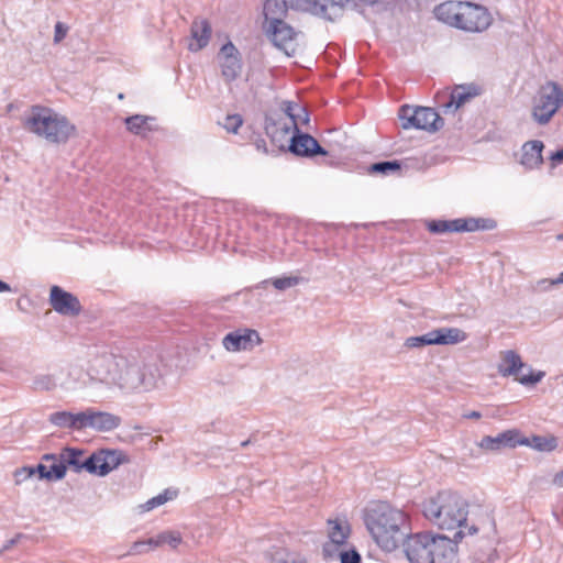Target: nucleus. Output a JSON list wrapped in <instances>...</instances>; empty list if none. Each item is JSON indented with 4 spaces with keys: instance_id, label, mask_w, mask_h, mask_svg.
I'll use <instances>...</instances> for the list:
<instances>
[{
    "instance_id": "f257e3e1",
    "label": "nucleus",
    "mask_w": 563,
    "mask_h": 563,
    "mask_svg": "<svg viewBox=\"0 0 563 563\" xmlns=\"http://www.w3.org/2000/svg\"><path fill=\"white\" fill-rule=\"evenodd\" d=\"M364 523L377 545L387 552L396 550L407 536V515L387 503L371 504L364 511Z\"/></svg>"
},
{
    "instance_id": "f03ea898",
    "label": "nucleus",
    "mask_w": 563,
    "mask_h": 563,
    "mask_svg": "<svg viewBox=\"0 0 563 563\" xmlns=\"http://www.w3.org/2000/svg\"><path fill=\"white\" fill-rule=\"evenodd\" d=\"M23 126L36 136L52 144H66L77 134V128L70 120L52 108L32 106L23 119Z\"/></svg>"
},
{
    "instance_id": "7ed1b4c3",
    "label": "nucleus",
    "mask_w": 563,
    "mask_h": 563,
    "mask_svg": "<svg viewBox=\"0 0 563 563\" xmlns=\"http://www.w3.org/2000/svg\"><path fill=\"white\" fill-rule=\"evenodd\" d=\"M422 512L439 529L455 530L466 523L468 503L456 492L441 490L423 503Z\"/></svg>"
},
{
    "instance_id": "20e7f679",
    "label": "nucleus",
    "mask_w": 563,
    "mask_h": 563,
    "mask_svg": "<svg viewBox=\"0 0 563 563\" xmlns=\"http://www.w3.org/2000/svg\"><path fill=\"white\" fill-rule=\"evenodd\" d=\"M434 14L448 25L470 33H482L493 22L492 14L485 7L467 1L440 3L435 7Z\"/></svg>"
},
{
    "instance_id": "39448f33",
    "label": "nucleus",
    "mask_w": 563,
    "mask_h": 563,
    "mask_svg": "<svg viewBox=\"0 0 563 563\" xmlns=\"http://www.w3.org/2000/svg\"><path fill=\"white\" fill-rule=\"evenodd\" d=\"M85 451L77 448H63L60 459L75 473L86 471L97 476H106L121 464L129 462L128 455L121 450L101 449L89 456Z\"/></svg>"
},
{
    "instance_id": "423d86ee",
    "label": "nucleus",
    "mask_w": 563,
    "mask_h": 563,
    "mask_svg": "<svg viewBox=\"0 0 563 563\" xmlns=\"http://www.w3.org/2000/svg\"><path fill=\"white\" fill-rule=\"evenodd\" d=\"M161 378L158 366L154 360H129L119 371L117 388L124 393L150 391L157 386Z\"/></svg>"
},
{
    "instance_id": "0eeeda50",
    "label": "nucleus",
    "mask_w": 563,
    "mask_h": 563,
    "mask_svg": "<svg viewBox=\"0 0 563 563\" xmlns=\"http://www.w3.org/2000/svg\"><path fill=\"white\" fill-rule=\"evenodd\" d=\"M563 106V89L554 81H548L533 99L532 119L540 125L548 124Z\"/></svg>"
},
{
    "instance_id": "6e6552de",
    "label": "nucleus",
    "mask_w": 563,
    "mask_h": 563,
    "mask_svg": "<svg viewBox=\"0 0 563 563\" xmlns=\"http://www.w3.org/2000/svg\"><path fill=\"white\" fill-rule=\"evenodd\" d=\"M125 357L112 353L93 356L87 369L89 382L102 384L109 388L117 387L119 371L124 367Z\"/></svg>"
},
{
    "instance_id": "1a4fd4ad",
    "label": "nucleus",
    "mask_w": 563,
    "mask_h": 563,
    "mask_svg": "<svg viewBox=\"0 0 563 563\" xmlns=\"http://www.w3.org/2000/svg\"><path fill=\"white\" fill-rule=\"evenodd\" d=\"M399 119L404 129L438 131L443 126V120L439 113L427 107L402 106L399 110Z\"/></svg>"
},
{
    "instance_id": "9d476101",
    "label": "nucleus",
    "mask_w": 563,
    "mask_h": 563,
    "mask_svg": "<svg viewBox=\"0 0 563 563\" xmlns=\"http://www.w3.org/2000/svg\"><path fill=\"white\" fill-rule=\"evenodd\" d=\"M350 0H290L292 10L310 13L327 21H335L343 14L344 3Z\"/></svg>"
},
{
    "instance_id": "9b49d317",
    "label": "nucleus",
    "mask_w": 563,
    "mask_h": 563,
    "mask_svg": "<svg viewBox=\"0 0 563 563\" xmlns=\"http://www.w3.org/2000/svg\"><path fill=\"white\" fill-rule=\"evenodd\" d=\"M264 32L271 40L274 46L283 51L288 57H291L297 52V36L299 32L295 30L289 23L279 21L272 25H264Z\"/></svg>"
},
{
    "instance_id": "f8f14e48",
    "label": "nucleus",
    "mask_w": 563,
    "mask_h": 563,
    "mask_svg": "<svg viewBox=\"0 0 563 563\" xmlns=\"http://www.w3.org/2000/svg\"><path fill=\"white\" fill-rule=\"evenodd\" d=\"M525 367V364L520 355L514 350H507L501 352L500 363L498 364V373L504 376H515L516 379L522 385H533L539 383L543 376V372L531 373L530 375L519 376L520 369Z\"/></svg>"
},
{
    "instance_id": "ddd939ff",
    "label": "nucleus",
    "mask_w": 563,
    "mask_h": 563,
    "mask_svg": "<svg viewBox=\"0 0 563 563\" xmlns=\"http://www.w3.org/2000/svg\"><path fill=\"white\" fill-rule=\"evenodd\" d=\"M309 113L306 108H303L302 113L296 112L295 117L290 122H286L284 119L278 120H269L266 122L265 131L266 134L271 137L272 142L280 143V147H283V140L288 139L291 133L301 132L300 128L307 125L309 123Z\"/></svg>"
},
{
    "instance_id": "4468645a",
    "label": "nucleus",
    "mask_w": 563,
    "mask_h": 563,
    "mask_svg": "<svg viewBox=\"0 0 563 563\" xmlns=\"http://www.w3.org/2000/svg\"><path fill=\"white\" fill-rule=\"evenodd\" d=\"M221 69V77L227 85L236 80L243 68L242 57L235 45L229 41L223 44L217 56Z\"/></svg>"
},
{
    "instance_id": "2eb2a0df",
    "label": "nucleus",
    "mask_w": 563,
    "mask_h": 563,
    "mask_svg": "<svg viewBox=\"0 0 563 563\" xmlns=\"http://www.w3.org/2000/svg\"><path fill=\"white\" fill-rule=\"evenodd\" d=\"M402 548L410 563H433L430 550V532H420L404 538Z\"/></svg>"
},
{
    "instance_id": "dca6fc26",
    "label": "nucleus",
    "mask_w": 563,
    "mask_h": 563,
    "mask_svg": "<svg viewBox=\"0 0 563 563\" xmlns=\"http://www.w3.org/2000/svg\"><path fill=\"white\" fill-rule=\"evenodd\" d=\"M261 342L262 339L256 330L242 328L225 334L222 339V346L228 352L251 351Z\"/></svg>"
},
{
    "instance_id": "f3484780",
    "label": "nucleus",
    "mask_w": 563,
    "mask_h": 563,
    "mask_svg": "<svg viewBox=\"0 0 563 563\" xmlns=\"http://www.w3.org/2000/svg\"><path fill=\"white\" fill-rule=\"evenodd\" d=\"M285 141L289 142L288 151L296 156L311 158L329 154L312 135L305 132L291 133Z\"/></svg>"
},
{
    "instance_id": "a211bd4d",
    "label": "nucleus",
    "mask_w": 563,
    "mask_h": 563,
    "mask_svg": "<svg viewBox=\"0 0 563 563\" xmlns=\"http://www.w3.org/2000/svg\"><path fill=\"white\" fill-rule=\"evenodd\" d=\"M49 303L56 312L63 316L76 317L82 310L79 299L59 286L51 288Z\"/></svg>"
},
{
    "instance_id": "6ab92c4d",
    "label": "nucleus",
    "mask_w": 563,
    "mask_h": 563,
    "mask_svg": "<svg viewBox=\"0 0 563 563\" xmlns=\"http://www.w3.org/2000/svg\"><path fill=\"white\" fill-rule=\"evenodd\" d=\"M476 88L457 86L451 92H438L435 96L438 107L444 113H454L461 106L477 95Z\"/></svg>"
},
{
    "instance_id": "aec40b11",
    "label": "nucleus",
    "mask_w": 563,
    "mask_h": 563,
    "mask_svg": "<svg viewBox=\"0 0 563 563\" xmlns=\"http://www.w3.org/2000/svg\"><path fill=\"white\" fill-rule=\"evenodd\" d=\"M121 424V418L111 412L88 408L82 411V429L91 428L99 432H109Z\"/></svg>"
},
{
    "instance_id": "412c9836",
    "label": "nucleus",
    "mask_w": 563,
    "mask_h": 563,
    "mask_svg": "<svg viewBox=\"0 0 563 563\" xmlns=\"http://www.w3.org/2000/svg\"><path fill=\"white\" fill-rule=\"evenodd\" d=\"M429 547L433 563H452L456 558V542L445 536L430 532Z\"/></svg>"
},
{
    "instance_id": "4be33fe9",
    "label": "nucleus",
    "mask_w": 563,
    "mask_h": 563,
    "mask_svg": "<svg viewBox=\"0 0 563 563\" xmlns=\"http://www.w3.org/2000/svg\"><path fill=\"white\" fill-rule=\"evenodd\" d=\"M43 460L45 462H51V464H38L36 468H23V471L27 473V476L38 472L41 478H46L48 481H59L65 477L67 470L66 464L63 459H60V453L58 455L45 454Z\"/></svg>"
},
{
    "instance_id": "5701e85b",
    "label": "nucleus",
    "mask_w": 563,
    "mask_h": 563,
    "mask_svg": "<svg viewBox=\"0 0 563 563\" xmlns=\"http://www.w3.org/2000/svg\"><path fill=\"white\" fill-rule=\"evenodd\" d=\"M212 29L208 20L195 19L190 26L191 41L188 44L190 52L203 49L210 42Z\"/></svg>"
},
{
    "instance_id": "b1692460",
    "label": "nucleus",
    "mask_w": 563,
    "mask_h": 563,
    "mask_svg": "<svg viewBox=\"0 0 563 563\" xmlns=\"http://www.w3.org/2000/svg\"><path fill=\"white\" fill-rule=\"evenodd\" d=\"M520 432L517 430H507L496 437H484L479 446L484 450L497 451L501 448H516L519 445Z\"/></svg>"
},
{
    "instance_id": "393cba45",
    "label": "nucleus",
    "mask_w": 563,
    "mask_h": 563,
    "mask_svg": "<svg viewBox=\"0 0 563 563\" xmlns=\"http://www.w3.org/2000/svg\"><path fill=\"white\" fill-rule=\"evenodd\" d=\"M289 9L292 8L290 2L288 3L286 0H265L263 3V26L285 21Z\"/></svg>"
},
{
    "instance_id": "a878e982",
    "label": "nucleus",
    "mask_w": 563,
    "mask_h": 563,
    "mask_svg": "<svg viewBox=\"0 0 563 563\" xmlns=\"http://www.w3.org/2000/svg\"><path fill=\"white\" fill-rule=\"evenodd\" d=\"M456 232L489 231L496 228V221L489 218H457L452 220Z\"/></svg>"
},
{
    "instance_id": "bb28decb",
    "label": "nucleus",
    "mask_w": 563,
    "mask_h": 563,
    "mask_svg": "<svg viewBox=\"0 0 563 563\" xmlns=\"http://www.w3.org/2000/svg\"><path fill=\"white\" fill-rule=\"evenodd\" d=\"M543 143L539 140L529 141L522 146L520 163L528 169L539 167L543 163Z\"/></svg>"
},
{
    "instance_id": "cd10ccee",
    "label": "nucleus",
    "mask_w": 563,
    "mask_h": 563,
    "mask_svg": "<svg viewBox=\"0 0 563 563\" xmlns=\"http://www.w3.org/2000/svg\"><path fill=\"white\" fill-rule=\"evenodd\" d=\"M48 421L59 428L82 430V411L77 413L56 411L49 415Z\"/></svg>"
},
{
    "instance_id": "c85d7f7f",
    "label": "nucleus",
    "mask_w": 563,
    "mask_h": 563,
    "mask_svg": "<svg viewBox=\"0 0 563 563\" xmlns=\"http://www.w3.org/2000/svg\"><path fill=\"white\" fill-rule=\"evenodd\" d=\"M519 445H526L539 452H552L558 448L559 442L554 435H532L529 438L519 435Z\"/></svg>"
},
{
    "instance_id": "c756f323",
    "label": "nucleus",
    "mask_w": 563,
    "mask_h": 563,
    "mask_svg": "<svg viewBox=\"0 0 563 563\" xmlns=\"http://www.w3.org/2000/svg\"><path fill=\"white\" fill-rule=\"evenodd\" d=\"M434 344H457L467 339V334L459 328H440L433 330Z\"/></svg>"
},
{
    "instance_id": "7c9ffc66",
    "label": "nucleus",
    "mask_w": 563,
    "mask_h": 563,
    "mask_svg": "<svg viewBox=\"0 0 563 563\" xmlns=\"http://www.w3.org/2000/svg\"><path fill=\"white\" fill-rule=\"evenodd\" d=\"M265 558L271 563H307L306 559L285 548H274L265 553Z\"/></svg>"
},
{
    "instance_id": "2f4dec72",
    "label": "nucleus",
    "mask_w": 563,
    "mask_h": 563,
    "mask_svg": "<svg viewBox=\"0 0 563 563\" xmlns=\"http://www.w3.org/2000/svg\"><path fill=\"white\" fill-rule=\"evenodd\" d=\"M150 121H154V118L141 114L128 117L124 120L126 129L136 135H145L151 131V126L148 124Z\"/></svg>"
},
{
    "instance_id": "473e14b6",
    "label": "nucleus",
    "mask_w": 563,
    "mask_h": 563,
    "mask_svg": "<svg viewBox=\"0 0 563 563\" xmlns=\"http://www.w3.org/2000/svg\"><path fill=\"white\" fill-rule=\"evenodd\" d=\"M330 530H329V538L330 541L333 544L341 545L345 543L350 528L346 522H341L339 520H329Z\"/></svg>"
},
{
    "instance_id": "72a5a7b5",
    "label": "nucleus",
    "mask_w": 563,
    "mask_h": 563,
    "mask_svg": "<svg viewBox=\"0 0 563 563\" xmlns=\"http://www.w3.org/2000/svg\"><path fill=\"white\" fill-rule=\"evenodd\" d=\"M57 385L56 378L52 374H40L33 378L32 388L36 391H49Z\"/></svg>"
},
{
    "instance_id": "f704fd0d",
    "label": "nucleus",
    "mask_w": 563,
    "mask_h": 563,
    "mask_svg": "<svg viewBox=\"0 0 563 563\" xmlns=\"http://www.w3.org/2000/svg\"><path fill=\"white\" fill-rule=\"evenodd\" d=\"M434 344V335L433 330L419 335V336H409L405 340L404 345L408 349H419L426 345H433Z\"/></svg>"
},
{
    "instance_id": "c9c22d12",
    "label": "nucleus",
    "mask_w": 563,
    "mask_h": 563,
    "mask_svg": "<svg viewBox=\"0 0 563 563\" xmlns=\"http://www.w3.org/2000/svg\"><path fill=\"white\" fill-rule=\"evenodd\" d=\"M157 548V542L154 538L147 540L135 541L129 549L125 555H140Z\"/></svg>"
},
{
    "instance_id": "e433bc0d",
    "label": "nucleus",
    "mask_w": 563,
    "mask_h": 563,
    "mask_svg": "<svg viewBox=\"0 0 563 563\" xmlns=\"http://www.w3.org/2000/svg\"><path fill=\"white\" fill-rule=\"evenodd\" d=\"M428 230L432 233H446V232H456L454 228V224H452V220H432L429 221Z\"/></svg>"
},
{
    "instance_id": "4c0bfd02",
    "label": "nucleus",
    "mask_w": 563,
    "mask_h": 563,
    "mask_svg": "<svg viewBox=\"0 0 563 563\" xmlns=\"http://www.w3.org/2000/svg\"><path fill=\"white\" fill-rule=\"evenodd\" d=\"M399 169H400V165L396 161L378 162V163L373 164L369 167V170L372 173H378V174H383V175H388V174L399 170Z\"/></svg>"
},
{
    "instance_id": "58836bf2",
    "label": "nucleus",
    "mask_w": 563,
    "mask_h": 563,
    "mask_svg": "<svg viewBox=\"0 0 563 563\" xmlns=\"http://www.w3.org/2000/svg\"><path fill=\"white\" fill-rule=\"evenodd\" d=\"M154 539H155V542H157V548L164 543H168L172 548L175 549L181 542L180 536L178 533H174V532H163Z\"/></svg>"
},
{
    "instance_id": "ea45409f",
    "label": "nucleus",
    "mask_w": 563,
    "mask_h": 563,
    "mask_svg": "<svg viewBox=\"0 0 563 563\" xmlns=\"http://www.w3.org/2000/svg\"><path fill=\"white\" fill-rule=\"evenodd\" d=\"M242 124H243V119L240 114H228L224 118V122H223L222 126L229 133H236Z\"/></svg>"
},
{
    "instance_id": "a19ab883",
    "label": "nucleus",
    "mask_w": 563,
    "mask_h": 563,
    "mask_svg": "<svg viewBox=\"0 0 563 563\" xmlns=\"http://www.w3.org/2000/svg\"><path fill=\"white\" fill-rule=\"evenodd\" d=\"M273 286L278 290H285L299 284L298 277H277L272 280Z\"/></svg>"
},
{
    "instance_id": "79ce46f5",
    "label": "nucleus",
    "mask_w": 563,
    "mask_h": 563,
    "mask_svg": "<svg viewBox=\"0 0 563 563\" xmlns=\"http://www.w3.org/2000/svg\"><path fill=\"white\" fill-rule=\"evenodd\" d=\"M169 499H172V496H169V493L168 490H165L164 493L162 494H158L157 496L151 498L150 500H147L145 504H144V509L145 510H152L158 506H162L164 505L166 501H168Z\"/></svg>"
},
{
    "instance_id": "37998d69",
    "label": "nucleus",
    "mask_w": 563,
    "mask_h": 563,
    "mask_svg": "<svg viewBox=\"0 0 563 563\" xmlns=\"http://www.w3.org/2000/svg\"><path fill=\"white\" fill-rule=\"evenodd\" d=\"M282 110L290 122L291 119L295 117L296 112H303V107L292 101H283Z\"/></svg>"
},
{
    "instance_id": "c03bdc74",
    "label": "nucleus",
    "mask_w": 563,
    "mask_h": 563,
    "mask_svg": "<svg viewBox=\"0 0 563 563\" xmlns=\"http://www.w3.org/2000/svg\"><path fill=\"white\" fill-rule=\"evenodd\" d=\"M68 26L63 22H57L54 30V43H60L67 35Z\"/></svg>"
},
{
    "instance_id": "a18cd8bd",
    "label": "nucleus",
    "mask_w": 563,
    "mask_h": 563,
    "mask_svg": "<svg viewBox=\"0 0 563 563\" xmlns=\"http://www.w3.org/2000/svg\"><path fill=\"white\" fill-rule=\"evenodd\" d=\"M340 559L341 563H361V555L355 550L342 552Z\"/></svg>"
},
{
    "instance_id": "49530a36",
    "label": "nucleus",
    "mask_w": 563,
    "mask_h": 563,
    "mask_svg": "<svg viewBox=\"0 0 563 563\" xmlns=\"http://www.w3.org/2000/svg\"><path fill=\"white\" fill-rule=\"evenodd\" d=\"M541 284H548V287H553L563 284V272L554 279L544 278L541 279Z\"/></svg>"
},
{
    "instance_id": "de8ad7c7",
    "label": "nucleus",
    "mask_w": 563,
    "mask_h": 563,
    "mask_svg": "<svg viewBox=\"0 0 563 563\" xmlns=\"http://www.w3.org/2000/svg\"><path fill=\"white\" fill-rule=\"evenodd\" d=\"M69 375L74 378L75 382L86 384V380H80L81 369L79 367H71L69 371Z\"/></svg>"
},
{
    "instance_id": "09e8293b",
    "label": "nucleus",
    "mask_w": 563,
    "mask_h": 563,
    "mask_svg": "<svg viewBox=\"0 0 563 563\" xmlns=\"http://www.w3.org/2000/svg\"><path fill=\"white\" fill-rule=\"evenodd\" d=\"M553 485L558 487H563V470L558 472L552 479Z\"/></svg>"
},
{
    "instance_id": "8fccbe9b",
    "label": "nucleus",
    "mask_w": 563,
    "mask_h": 563,
    "mask_svg": "<svg viewBox=\"0 0 563 563\" xmlns=\"http://www.w3.org/2000/svg\"><path fill=\"white\" fill-rule=\"evenodd\" d=\"M551 159L554 161V162H558V163L563 162V148L556 151L555 153H553L551 155Z\"/></svg>"
},
{
    "instance_id": "3c124183",
    "label": "nucleus",
    "mask_w": 563,
    "mask_h": 563,
    "mask_svg": "<svg viewBox=\"0 0 563 563\" xmlns=\"http://www.w3.org/2000/svg\"><path fill=\"white\" fill-rule=\"evenodd\" d=\"M482 417V413L479 411H470L464 415V418H467V419H479Z\"/></svg>"
},
{
    "instance_id": "603ef678",
    "label": "nucleus",
    "mask_w": 563,
    "mask_h": 563,
    "mask_svg": "<svg viewBox=\"0 0 563 563\" xmlns=\"http://www.w3.org/2000/svg\"><path fill=\"white\" fill-rule=\"evenodd\" d=\"M10 290H11L10 285L0 279V292H5V291H10Z\"/></svg>"
},
{
    "instance_id": "864d4df0",
    "label": "nucleus",
    "mask_w": 563,
    "mask_h": 563,
    "mask_svg": "<svg viewBox=\"0 0 563 563\" xmlns=\"http://www.w3.org/2000/svg\"><path fill=\"white\" fill-rule=\"evenodd\" d=\"M537 287L542 291H547L551 288V287H548V284H541V279L537 283Z\"/></svg>"
},
{
    "instance_id": "5fc2aeb1",
    "label": "nucleus",
    "mask_w": 563,
    "mask_h": 563,
    "mask_svg": "<svg viewBox=\"0 0 563 563\" xmlns=\"http://www.w3.org/2000/svg\"><path fill=\"white\" fill-rule=\"evenodd\" d=\"M477 531H478V530H477V528H476L475 526H471V527L468 528V533H470V534H475V533H477Z\"/></svg>"
},
{
    "instance_id": "6e6d98bb",
    "label": "nucleus",
    "mask_w": 563,
    "mask_h": 563,
    "mask_svg": "<svg viewBox=\"0 0 563 563\" xmlns=\"http://www.w3.org/2000/svg\"><path fill=\"white\" fill-rule=\"evenodd\" d=\"M361 2L365 3V4H374L376 3L378 0H360Z\"/></svg>"
},
{
    "instance_id": "4d7b16f0",
    "label": "nucleus",
    "mask_w": 563,
    "mask_h": 563,
    "mask_svg": "<svg viewBox=\"0 0 563 563\" xmlns=\"http://www.w3.org/2000/svg\"><path fill=\"white\" fill-rule=\"evenodd\" d=\"M250 443H251V440H250V439H247V440H245V441L241 442V444H240V445H241V448H245V446H247Z\"/></svg>"
},
{
    "instance_id": "13d9d810",
    "label": "nucleus",
    "mask_w": 563,
    "mask_h": 563,
    "mask_svg": "<svg viewBox=\"0 0 563 563\" xmlns=\"http://www.w3.org/2000/svg\"><path fill=\"white\" fill-rule=\"evenodd\" d=\"M454 537H455V538H459V539H462V537H463V532H462V530L456 531V532H455V534H454Z\"/></svg>"
},
{
    "instance_id": "bf43d9fd",
    "label": "nucleus",
    "mask_w": 563,
    "mask_h": 563,
    "mask_svg": "<svg viewBox=\"0 0 563 563\" xmlns=\"http://www.w3.org/2000/svg\"><path fill=\"white\" fill-rule=\"evenodd\" d=\"M556 240H558V241H563V233L558 234V235H556Z\"/></svg>"
},
{
    "instance_id": "052dcab7",
    "label": "nucleus",
    "mask_w": 563,
    "mask_h": 563,
    "mask_svg": "<svg viewBox=\"0 0 563 563\" xmlns=\"http://www.w3.org/2000/svg\"><path fill=\"white\" fill-rule=\"evenodd\" d=\"M328 547H329L328 544L324 545L323 552H328Z\"/></svg>"
}]
</instances>
